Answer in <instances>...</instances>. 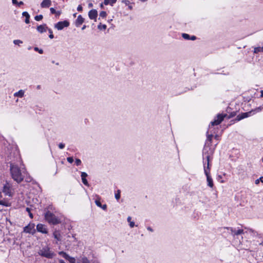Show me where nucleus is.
<instances>
[{
	"label": "nucleus",
	"instance_id": "1",
	"mask_svg": "<svg viewBox=\"0 0 263 263\" xmlns=\"http://www.w3.org/2000/svg\"><path fill=\"white\" fill-rule=\"evenodd\" d=\"M215 134V129H209L206 132V139L203 149L202 157L203 164L212 163L215 148L220 141V136Z\"/></svg>",
	"mask_w": 263,
	"mask_h": 263
},
{
	"label": "nucleus",
	"instance_id": "2",
	"mask_svg": "<svg viewBox=\"0 0 263 263\" xmlns=\"http://www.w3.org/2000/svg\"><path fill=\"white\" fill-rule=\"evenodd\" d=\"M12 178L17 183L21 182L24 179L23 173L24 171L21 170L18 165H12L10 168Z\"/></svg>",
	"mask_w": 263,
	"mask_h": 263
},
{
	"label": "nucleus",
	"instance_id": "3",
	"mask_svg": "<svg viewBox=\"0 0 263 263\" xmlns=\"http://www.w3.org/2000/svg\"><path fill=\"white\" fill-rule=\"evenodd\" d=\"M227 114H219L215 118L214 121H212L209 125V129H215L214 126L215 125H219L224 120V119L227 117Z\"/></svg>",
	"mask_w": 263,
	"mask_h": 263
},
{
	"label": "nucleus",
	"instance_id": "4",
	"mask_svg": "<svg viewBox=\"0 0 263 263\" xmlns=\"http://www.w3.org/2000/svg\"><path fill=\"white\" fill-rule=\"evenodd\" d=\"M262 107L260 106V107H257L255 109L252 110L250 111L241 113V114L238 115L237 116L236 120L237 121H240L243 119H245L248 117L253 116L255 114L260 111L262 110Z\"/></svg>",
	"mask_w": 263,
	"mask_h": 263
},
{
	"label": "nucleus",
	"instance_id": "5",
	"mask_svg": "<svg viewBox=\"0 0 263 263\" xmlns=\"http://www.w3.org/2000/svg\"><path fill=\"white\" fill-rule=\"evenodd\" d=\"M38 253L40 255L47 258H52L55 255V253L51 251L50 248L47 246L40 250Z\"/></svg>",
	"mask_w": 263,
	"mask_h": 263
},
{
	"label": "nucleus",
	"instance_id": "6",
	"mask_svg": "<svg viewBox=\"0 0 263 263\" xmlns=\"http://www.w3.org/2000/svg\"><path fill=\"white\" fill-rule=\"evenodd\" d=\"M45 219L49 223L53 224H57L60 223L58 218L50 211H48L45 214Z\"/></svg>",
	"mask_w": 263,
	"mask_h": 263
},
{
	"label": "nucleus",
	"instance_id": "7",
	"mask_svg": "<svg viewBox=\"0 0 263 263\" xmlns=\"http://www.w3.org/2000/svg\"><path fill=\"white\" fill-rule=\"evenodd\" d=\"M204 173L206 176L208 185L212 187L213 186V183L212 179L210 175V165H207L206 167H204Z\"/></svg>",
	"mask_w": 263,
	"mask_h": 263
},
{
	"label": "nucleus",
	"instance_id": "8",
	"mask_svg": "<svg viewBox=\"0 0 263 263\" xmlns=\"http://www.w3.org/2000/svg\"><path fill=\"white\" fill-rule=\"evenodd\" d=\"M35 225L33 223H29L28 226L24 228L23 232L26 233L34 234L35 232L34 229Z\"/></svg>",
	"mask_w": 263,
	"mask_h": 263
},
{
	"label": "nucleus",
	"instance_id": "9",
	"mask_svg": "<svg viewBox=\"0 0 263 263\" xmlns=\"http://www.w3.org/2000/svg\"><path fill=\"white\" fill-rule=\"evenodd\" d=\"M69 26V22L67 21H64L58 22L55 25V27L59 30H62L64 27H67Z\"/></svg>",
	"mask_w": 263,
	"mask_h": 263
},
{
	"label": "nucleus",
	"instance_id": "10",
	"mask_svg": "<svg viewBox=\"0 0 263 263\" xmlns=\"http://www.w3.org/2000/svg\"><path fill=\"white\" fill-rule=\"evenodd\" d=\"M3 192L6 195L10 197L12 196L11 192V186L9 183L7 182L3 186Z\"/></svg>",
	"mask_w": 263,
	"mask_h": 263
},
{
	"label": "nucleus",
	"instance_id": "11",
	"mask_svg": "<svg viewBox=\"0 0 263 263\" xmlns=\"http://www.w3.org/2000/svg\"><path fill=\"white\" fill-rule=\"evenodd\" d=\"M97 16L98 12L96 9H92L88 12V16L90 20H95L96 21Z\"/></svg>",
	"mask_w": 263,
	"mask_h": 263
},
{
	"label": "nucleus",
	"instance_id": "12",
	"mask_svg": "<svg viewBox=\"0 0 263 263\" xmlns=\"http://www.w3.org/2000/svg\"><path fill=\"white\" fill-rule=\"evenodd\" d=\"M36 229L37 231L42 233L46 234L47 233V231L44 225L42 224H38L36 226Z\"/></svg>",
	"mask_w": 263,
	"mask_h": 263
},
{
	"label": "nucleus",
	"instance_id": "13",
	"mask_svg": "<svg viewBox=\"0 0 263 263\" xmlns=\"http://www.w3.org/2000/svg\"><path fill=\"white\" fill-rule=\"evenodd\" d=\"M84 22V18L81 15H79L77 20H76V26L77 27H79L80 25H81Z\"/></svg>",
	"mask_w": 263,
	"mask_h": 263
},
{
	"label": "nucleus",
	"instance_id": "14",
	"mask_svg": "<svg viewBox=\"0 0 263 263\" xmlns=\"http://www.w3.org/2000/svg\"><path fill=\"white\" fill-rule=\"evenodd\" d=\"M36 29L39 32L43 33L47 30L48 27L46 24H43L38 26Z\"/></svg>",
	"mask_w": 263,
	"mask_h": 263
},
{
	"label": "nucleus",
	"instance_id": "15",
	"mask_svg": "<svg viewBox=\"0 0 263 263\" xmlns=\"http://www.w3.org/2000/svg\"><path fill=\"white\" fill-rule=\"evenodd\" d=\"M51 5L50 0H43L41 4L42 8H48Z\"/></svg>",
	"mask_w": 263,
	"mask_h": 263
},
{
	"label": "nucleus",
	"instance_id": "16",
	"mask_svg": "<svg viewBox=\"0 0 263 263\" xmlns=\"http://www.w3.org/2000/svg\"><path fill=\"white\" fill-rule=\"evenodd\" d=\"M182 36L185 40H191L192 41H194L196 39V36L195 35L190 36L189 34L187 33H182Z\"/></svg>",
	"mask_w": 263,
	"mask_h": 263
},
{
	"label": "nucleus",
	"instance_id": "17",
	"mask_svg": "<svg viewBox=\"0 0 263 263\" xmlns=\"http://www.w3.org/2000/svg\"><path fill=\"white\" fill-rule=\"evenodd\" d=\"M87 176V174L84 172H82L81 174V178H82V182L85 185L88 186L89 185L86 179Z\"/></svg>",
	"mask_w": 263,
	"mask_h": 263
},
{
	"label": "nucleus",
	"instance_id": "18",
	"mask_svg": "<svg viewBox=\"0 0 263 263\" xmlns=\"http://www.w3.org/2000/svg\"><path fill=\"white\" fill-rule=\"evenodd\" d=\"M22 15H23V16L25 17V23L26 24H29L30 22V21H29L30 15L29 14V13L25 11V12H23Z\"/></svg>",
	"mask_w": 263,
	"mask_h": 263
},
{
	"label": "nucleus",
	"instance_id": "19",
	"mask_svg": "<svg viewBox=\"0 0 263 263\" xmlns=\"http://www.w3.org/2000/svg\"><path fill=\"white\" fill-rule=\"evenodd\" d=\"M78 263H90V261L88 260V259L86 257H83L78 259Z\"/></svg>",
	"mask_w": 263,
	"mask_h": 263
},
{
	"label": "nucleus",
	"instance_id": "20",
	"mask_svg": "<svg viewBox=\"0 0 263 263\" xmlns=\"http://www.w3.org/2000/svg\"><path fill=\"white\" fill-rule=\"evenodd\" d=\"M24 92L23 90H20L14 93V96L22 98L24 96Z\"/></svg>",
	"mask_w": 263,
	"mask_h": 263
},
{
	"label": "nucleus",
	"instance_id": "21",
	"mask_svg": "<svg viewBox=\"0 0 263 263\" xmlns=\"http://www.w3.org/2000/svg\"><path fill=\"white\" fill-rule=\"evenodd\" d=\"M253 52L254 53H258L260 52H263V46L261 47H255L254 48Z\"/></svg>",
	"mask_w": 263,
	"mask_h": 263
},
{
	"label": "nucleus",
	"instance_id": "22",
	"mask_svg": "<svg viewBox=\"0 0 263 263\" xmlns=\"http://www.w3.org/2000/svg\"><path fill=\"white\" fill-rule=\"evenodd\" d=\"M50 11L52 14H56L58 16L61 14L60 11H57L53 8H50Z\"/></svg>",
	"mask_w": 263,
	"mask_h": 263
},
{
	"label": "nucleus",
	"instance_id": "23",
	"mask_svg": "<svg viewBox=\"0 0 263 263\" xmlns=\"http://www.w3.org/2000/svg\"><path fill=\"white\" fill-rule=\"evenodd\" d=\"M53 235H54V238L55 239H57L58 240H61V235L58 232H55L53 233Z\"/></svg>",
	"mask_w": 263,
	"mask_h": 263
},
{
	"label": "nucleus",
	"instance_id": "24",
	"mask_svg": "<svg viewBox=\"0 0 263 263\" xmlns=\"http://www.w3.org/2000/svg\"><path fill=\"white\" fill-rule=\"evenodd\" d=\"M59 254L62 255L66 259L69 258V255L63 251L59 252Z\"/></svg>",
	"mask_w": 263,
	"mask_h": 263
},
{
	"label": "nucleus",
	"instance_id": "25",
	"mask_svg": "<svg viewBox=\"0 0 263 263\" xmlns=\"http://www.w3.org/2000/svg\"><path fill=\"white\" fill-rule=\"evenodd\" d=\"M243 232V230H235L233 231V234L234 235H238L241 234H242Z\"/></svg>",
	"mask_w": 263,
	"mask_h": 263
},
{
	"label": "nucleus",
	"instance_id": "26",
	"mask_svg": "<svg viewBox=\"0 0 263 263\" xmlns=\"http://www.w3.org/2000/svg\"><path fill=\"white\" fill-rule=\"evenodd\" d=\"M106 25L105 24H102L101 23H100V24L98 26V28L100 30H105L106 29Z\"/></svg>",
	"mask_w": 263,
	"mask_h": 263
},
{
	"label": "nucleus",
	"instance_id": "27",
	"mask_svg": "<svg viewBox=\"0 0 263 263\" xmlns=\"http://www.w3.org/2000/svg\"><path fill=\"white\" fill-rule=\"evenodd\" d=\"M0 205H3L5 206H9L10 205V204L8 202H6V201H4L3 200H0Z\"/></svg>",
	"mask_w": 263,
	"mask_h": 263
},
{
	"label": "nucleus",
	"instance_id": "28",
	"mask_svg": "<svg viewBox=\"0 0 263 263\" xmlns=\"http://www.w3.org/2000/svg\"><path fill=\"white\" fill-rule=\"evenodd\" d=\"M107 16V13L104 11H102L100 13V16L101 17L103 18H106Z\"/></svg>",
	"mask_w": 263,
	"mask_h": 263
},
{
	"label": "nucleus",
	"instance_id": "29",
	"mask_svg": "<svg viewBox=\"0 0 263 263\" xmlns=\"http://www.w3.org/2000/svg\"><path fill=\"white\" fill-rule=\"evenodd\" d=\"M43 16L42 14L36 15L34 17V19L36 21H40L42 20L43 19Z\"/></svg>",
	"mask_w": 263,
	"mask_h": 263
},
{
	"label": "nucleus",
	"instance_id": "30",
	"mask_svg": "<svg viewBox=\"0 0 263 263\" xmlns=\"http://www.w3.org/2000/svg\"><path fill=\"white\" fill-rule=\"evenodd\" d=\"M132 218L130 217H128L127 218V221L129 222V225L131 228L134 227L135 223L134 222L131 221Z\"/></svg>",
	"mask_w": 263,
	"mask_h": 263
},
{
	"label": "nucleus",
	"instance_id": "31",
	"mask_svg": "<svg viewBox=\"0 0 263 263\" xmlns=\"http://www.w3.org/2000/svg\"><path fill=\"white\" fill-rule=\"evenodd\" d=\"M47 30L48 31L49 33V37L51 39H52L54 37V35L53 34V32L52 30L50 28H48Z\"/></svg>",
	"mask_w": 263,
	"mask_h": 263
},
{
	"label": "nucleus",
	"instance_id": "32",
	"mask_svg": "<svg viewBox=\"0 0 263 263\" xmlns=\"http://www.w3.org/2000/svg\"><path fill=\"white\" fill-rule=\"evenodd\" d=\"M13 43L15 45H20V44H22L23 42L21 40H15L13 41Z\"/></svg>",
	"mask_w": 263,
	"mask_h": 263
},
{
	"label": "nucleus",
	"instance_id": "33",
	"mask_svg": "<svg viewBox=\"0 0 263 263\" xmlns=\"http://www.w3.org/2000/svg\"><path fill=\"white\" fill-rule=\"evenodd\" d=\"M68 260L70 263H74L75 262V259L73 257H70L69 256V258L66 259Z\"/></svg>",
	"mask_w": 263,
	"mask_h": 263
},
{
	"label": "nucleus",
	"instance_id": "34",
	"mask_svg": "<svg viewBox=\"0 0 263 263\" xmlns=\"http://www.w3.org/2000/svg\"><path fill=\"white\" fill-rule=\"evenodd\" d=\"M34 49L35 51H38L40 54H42L43 53V50L41 49H39L38 47H35Z\"/></svg>",
	"mask_w": 263,
	"mask_h": 263
},
{
	"label": "nucleus",
	"instance_id": "35",
	"mask_svg": "<svg viewBox=\"0 0 263 263\" xmlns=\"http://www.w3.org/2000/svg\"><path fill=\"white\" fill-rule=\"evenodd\" d=\"M115 197L118 200L120 197V191L118 190V193L115 194Z\"/></svg>",
	"mask_w": 263,
	"mask_h": 263
},
{
	"label": "nucleus",
	"instance_id": "36",
	"mask_svg": "<svg viewBox=\"0 0 263 263\" xmlns=\"http://www.w3.org/2000/svg\"><path fill=\"white\" fill-rule=\"evenodd\" d=\"M67 160L69 163H72L73 162V159L72 157H68Z\"/></svg>",
	"mask_w": 263,
	"mask_h": 263
},
{
	"label": "nucleus",
	"instance_id": "37",
	"mask_svg": "<svg viewBox=\"0 0 263 263\" xmlns=\"http://www.w3.org/2000/svg\"><path fill=\"white\" fill-rule=\"evenodd\" d=\"M236 115V112L233 111L230 114V115L228 116V118H231L233 117H234Z\"/></svg>",
	"mask_w": 263,
	"mask_h": 263
},
{
	"label": "nucleus",
	"instance_id": "38",
	"mask_svg": "<svg viewBox=\"0 0 263 263\" xmlns=\"http://www.w3.org/2000/svg\"><path fill=\"white\" fill-rule=\"evenodd\" d=\"M59 147L60 148V149H63L65 147V144L64 143H60L59 144Z\"/></svg>",
	"mask_w": 263,
	"mask_h": 263
},
{
	"label": "nucleus",
	"instance_id": "39",
	"mask_svg": "<svg viewBox=\"0 0 263 263\" xmlns=\"http://www.w3.org/2000/svg\"><path fill=\"white\" fill-rule=\"evenodd\" d=\"M95 202L97 206H98L99 207H101L102 204L99 200H96Z\"/></svg>",
	"mask_w": 263,
	"mask_h": 263
},
{
	"label": "nucleus",
	"instance_id": "40",
	"mask_svg": "<svg viewBox=\"0 0 263 263\" xmlns=\"http://www.w3.org/2000/svg\"><path fill=\"white\" fill-rule=\"evenodd\" d=\"M77 10L78 11H82L83 10V7L81 5H79L77 7Z\"/></svg>",
	"mask_w": 263,
	"mask_h": 263
},
{
	"label": "nucleus",
	"instance_id": "41",
	"mask_svg": "<svg viewBox=\"0 0 263 263\" xmlns=\"http://www.w3.org/2000/svg\"><path fill=\"white\" fill-rule=\"evenodd\" d=\"M117 2V0H110V5L113 6Z\"/></svg>",
	"mask_w": 263,
	"mask_h": 263
},
{
	"label": "nucleus",
	"instance_id": "42",
	"mask_svg": "<svg viewBox=\"0 0 263 263\" xmlns=\"http://www.w3.org/2000/svg\"><path fill=\"white\" fill-rule=\"evenodd\" d=\"M104 4L105 5H110V0H104Z\"/></svg>",
	"mask_w": 263,
	"mask_h": 263
},
{
	"label": "nucleus",
	"instance_id": "43",
	"mask_svg": "<svg viewBox=\"0 0 263 263\" xmlns=\"http://www.w3.org/2000/svg\"><path fill=\"white\" fill-rule=\"evenodd\" d=\"M81 163V161L79 159H76V164H80Z\"/></svg>",
	"mask_w": 263,
	"mask_h": 263
},
{
	"label": "nucleus",
	"instance_id": "44",
	"mask_svg": "<svg viewBox=\"0 0 263 263\" xmlns=\"http://www.w3.org/2000/svg\"><path fill=\"white\" fill-rule=\"evenodd\" d=\"M101 208L103 209L104 210H105L107 208V205L106 204H104L103 205H101Z\"/></svg>",
	"mask_w": 263,
	"mask_h": 263
},
{
	"label": "nucleus",
	"instance_id": "45",
	"mask_svg": "<svg viewBox=\"0 0 263 263\" xmlns=\"http://www.w3.org/2000/svg\"><path fill=\"white\" fill-rule=\"evenodd\" d=\"M12 2L13 4H14V5H16L18 3V2L17 0H12Z\"/></svg>",
	"mask_w": 263,
	"mask_h": 263
},
{
	"label": "nucleus",
	"instance_id": "46",
	"mask_svg": "<svg viewBox=\"0 0 263 263\" xmlns=\"http://www.w3.org/2000/svg\"><path fill=\"white\" fill-rule=\"evenodd\" d=\"M24 4V3L22 1H20V2H18L17 5L18 6L23 5Z\"/></svg>",
	"mask_w": 263,
	"mask_h": 263
},
{
	"label": "nucleus",
	"instance_id": "47",
	"mask_svg": "<svg viewBox=\"0 0 263 263\" xmlns=\"http://www.w3.org/2000/svg\"><path fill=\"white\" fill-rule=\"evenodd\" d=\"M259 181H260L259 179H258L255 180V183L256 184H258L259 183Z\"/></svg>",
	"mask_w": 263,
	"mask_h": 263
},
{
	"label": "nucleus",
	"instance_id": "48",
	"mask_svg": "<svg viewBox=\"0 0 263 263\" xmlns=\"http://www.w3.org/2000/svg\"><path fill=\"white\" fill-rule=\"evenodd\" d=\"M260 93H261V94H260V97H261V98H263V90H261L260 91Z\"/></svg>",
	"mask_w": 263,
	"mask_h": 263
},
{
	"label": "nucleus",
	"instance_id": "49",
	"mask_svg": "<svg viewBox=\"0 0 263 263\" xmlns=\"http://www.w3.org/2000/svg\"><path fill=\"white\" fill-rule=\"evenodd\" d=\"M126 2H129V1L128 0H123L122 1V3H126Z\"/></svg>",
	"mask_w": 263,
	"mask_h": 263
},
{
	"label": "nucleus",
	"instance_id": "50",
	"mask_svg": "<svg viewBox=\"0 0 263 263\" xmlns=\"http://www.w3.org/2000/svg\"><path fill=\"white\" fill-rule=\"evenodd\" d=\"M260 181H261L262 183H263V177H261L259 178Z\"/></svg>",
	"mask_w": 263,
	"mask_h": 263
},
{
	"label": "nucleus",
	"instance_id": "51",
	"mask_svg": "<svg viewBox=\"0 0 263 263\" xmlns=\"http://www.w3.org/2000/svg\"><path fill=\"white\" fill-rule=\"evenodd\" d=\"M29 216H30L31 218H33V215H32V213H31L30 212V213H29Z\"/></svg>",
	"mask_w": 263,
	"mask_h": 263
},
{
	"label": "nucleus",
	"instance_id": "52",
	"mask_svg": "<svg viewBox=\"0 0 263 263\" xmlns=\"http://www.w3.org/2000/svg\"><path fill=\"white\" fill-rule=\"evenodd\" d=\"M18 158L19 159H20V164H21L23 162H22V160L21 159V158H20V156H18Z\"/></svg>",
	"mask_w": 263,
	"mask_h": 263
},
{
	"label": "nucleus",
	"instance_id": "53",
	"mask_svg": "<svg viewBox=\"0 0 263 263\" xmlns=\"http://www.w3.org/2000/svg\"><path fill=\"white\" fill-rule=\"evenodd\" d=\"M26 211H27V212H28V213H30V209H29V208H26Z\"/></svg>",
	"mask_w": 263,
	"mask_h": 263
},
{
	"label": "nucleus",
	"instance_id": "54",
	"mask_svg": "<svg viewBox=\"0 0 263 263\" xmlns=\"http://www.w3.org/2000/svg\"><path fill=\"white\" fill-rule=\"evenodd\" d=\"M147 230H148L150 231H153V230L151 227H148Z\"/></svg>",
	"mask_w": 263,
	"mask_h": 263
},
{
	"label": "nucleus",
	"instance_id": "55",
	"mask_svg": "<svg viewBox=\"0 0 263 263\" xmlns=\"http://www.w3.org/2000/svg\"><path fill=\"white\" fill-rule=\"evenodd\" d=\"M60 263H65L63 260L61 259L59 261Z\"/></svg>",
	"mask_w": 263,
	"mask_h": 263
},
{
	"label": "nucleus",
	"instance_id": "56",
	"mask_svg": "<svg viewBox=\"0 0 263 263\" xmlns=\"http://www.w3.org/2000/svg\"><path fill=\"white\" fill-rule=\"evenodd\" d=\"M48 209L52 210V206H48Z\"/></svg>",
	"mask_w": 263,
	"mask_h": 263
},
{
	"label": "nucleus",
	"instance_id": "57",
	"mask_svg": "<svg viewBox=\"0 0 263 263\" xmlns=\"http://www.w3.org/2000/svg\"><path fill=\"white\" fill-rule=\"evenodd\" d=\"M100 7L102 8H103V5L102 4H101Z\"/></svg>",
	"mask_w": 263,
	"mask_h": 263
},
{
	"label": "nucleus",
	"instance_id": "58",
	"mask_svg": "<svg viewBox=\"0 0 263 263\" xmlns=\"http://www.w3.org/2000/svg\"><path fill=\"white\" fill-rule=\"evenodd\" d=\"M86 26L84 25L83 27H82V29H84L85 28Z\"/></svg>",
	"mask_w": 263,
	"mask_h": 263
},
{
	"label": "nucleus",
	"instance_id": "59",
	"mask_svg": "<svg viewBox=\"0 0 263 263\" xmlns=\"http://www.w3.org/2000/svg\"><path fill=\"white\" fill-rule=\"evenodd\" d=\"M14 163H15L10 162V164L12 165V164H14Z\"/></svg>",
	"mask_w": 263,
	"mask_h": 263
},
{
	"label": "nucleus",
	"instance_id": "60",
	"mask_svg": "<svg viewBox=\"0 0 263 263\" xmlns=\"http://www.w3.org/2000/svg\"><path fill=\"white\" fill-rule=\"evenodd\" d=\"M142 2H145L147 0H141Z\"/></svg>",
	"mask_w": 263,
	"mask_h": 263
},
{
	"label": "nucleus",
	"instance_id": "61",
	"mask_svg": "<svg viewBox=\"0 0 263 263\" xmlns=\"http://www.w3.org/2000/svg\"><path fill=\"white\" fill-rule=\"evenodd\" d=\"M89 6H92V4H89Z\"/></svg>",
	"mask_w": 263,
	"mask_h": 263
},
{
	"label": "nucleus",
	"instance_id": "62",
	"mask_svg": "<svg viewBox=\"0 0 263 263\" xmlns=\"http://www.w3.org/2000/svg\"><path fill=\"white\" fill-rule=\"evenodd\" d=\"M2 197V195H1V193L0 192V198H1Z\"/></svg>",
	"mask_w": 263,
	"mask_h": 263
}]
</instances>
